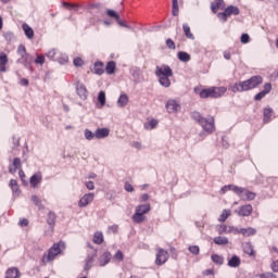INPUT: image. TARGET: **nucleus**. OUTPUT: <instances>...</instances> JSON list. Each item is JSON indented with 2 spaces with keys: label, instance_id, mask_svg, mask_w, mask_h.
<instances>
[{
  "label": "nucleus",
  "instance_id": "1",
  "mask_svg": "<svg viewBox=\"0 0 278 278\" xmlns=\"http://www.w3.org/2000/svg\"><path fill=\"white\" fill-rule=\"evenodd\" d=\"M264 84V78L262 76H252L250 79L235 83L228 87V90L233 92H249V90H253L257 88V86H262Z\"/></svg>",
  "mask_w": 278,
  "mask_h": 278
},
{
  "label": "nucleus",
  "instance_id": "2",
  "mask_svg": "<svg viewBox=\"0 0 278 278\" xmlns=\"http://www.w3.org/2000/svg\"><path fill=\"white\" fill-rule=\"evenodd\" d=\"M192 121H194L198 125L202 127L206 134H214L216 131V126L214 125V118L204 117L199 111H192L190 113Z\"/></svg>",
  "mask_w": 278,
  "mask_h": 278
},
{
  "label": "nucleus",
  "instance_id": "3",
  "mask_svg": "<svg viewBox=\"0 0 278 278\" xmlns=\"http://www.w3.org/2000/svg\"><path fill=\"white\" fill-rule=\"evenodd\" d=\"M66 249V244L64 243V241H60L59 243H54L49 250H48V254H43L41 262L43 264H47V262H53V260H55V257H58V255H60V253H62V251Z\"/></svg>",
  "mask_w": 278,
  "mask_h": 278
},
{
  "label": "nucleus",
  "instance_id": "4",
  "mask_svg": "<svg viewBox=\"0 0 278 278\" xmlns=\"http://www.w3.org/2000/svg\"><path fill=\"white\" fill-rule=\"evenodd\" d=\"M227 92V87H211L200 91L201 99H220Z\"/></svg>",
  "mask_w": 278,
  "mask_h": 278
},
{
  "label": "nucleus",
  "instance_id": "5",
  "mask_svg": "<svg viewBox=\"0 0 278 278\" xmlns=\"http://www.w3.org/2000/svg\"><path fill=\"white\" fill-rule=\"evenodd\" d=\"M17 54L21 56L17 60V64H23V66H25V68H27L28 71H34V68L31 67V62H34V59L31 58V54L27 53L25 45L21 43L17 47Z\"/></svg>",
  "mask_w": 278,
  "mask_h": 278
},
{
  "label": "nucleus",
  "instance_id": "6",
  "mask_svg": "<svg viewBox=\"0 0 278 278\" xmlns=\"http://www.w3.org/2000/svg\"><path fill=\"white\" fill-rule=\"evenodd\" d=\"M151 212V204H140L136 206L135 214L132 215V220L137 225H140V223H144V219L147 218L144 214H149Z\"/></svg>",
  "mask_w": 278,
  "mask_h": 278
},
{
  "label": "nucleus",
  "instance_id": "7",
  "mask_svg": "<svg viewBox=\"0 0 278 278\" xmlns=\"http://www.w3.org/2000/svg\"><path fill=\"white\" fill-rule=\"evenodd\" d=\"M238 14H240V9L238 7L228 5L224 12L218 13L217 16L222 23H227L229 16H238Z\"/></svg>",
  "mask_w": 278,
  "mask_h": 278
},
{
  "label": "nucleus",
  "instance_id": "8",
  "mask_svg": "<svg viewBox=\"0 0 278 278\" xmlns=\"http://www.w3.org/2000/svg\"><path fill=\"white\" fill-rule=\"evenodd\" d=\"M237 197H239L241 201H254L256 194L255 192L250 191L244 187H239V191H237Z\"/></svg>",
  "mask_w": 278,
  "mask_h": 278
},
{
  "label": "nucleus",
  "instance_id": "9",
  "mask_svg": "<svg viewBox=\"0 0 278 278\" xmlns=\"http://www.w3.org/2000/svg\"><path fill=\"white\" fill-rule=\"evenodd\" d=\"M168 262V252L162 248L157 249L155 264L162 266Z\"/></svg>",
  "mask_w": 278,
  "mask_h": 278
},
{
  "label": "nucleus",
  "instance_id": "10",
  "mask_svg": "<svg viewBox=\"0 0 278 278\" xmlns=\"http://www.w3.org/2000/svg\"><path fill=\"white\" fill-rule=\"evenodd\" d=\"M156 77H173V70L168 65L156 66Z\"/></svg>",
  "mask_w": 278,
  "mask_h": 278
},
{
  "label": "nucleus",
  "instance_id": "11",
  "mask_svg": "<svg viewBox=\"0 0 278 278\" xmlns=\"http://www.w3.org/2000/svg\"><path fill=\"white\" fill-rule=\"evenodd\" d=\"M92 201H94V193H92V192L86 193L78 201V207H88V205H90V203H92Z\"/></svg>",
  "mask_w": 278,
  "mask_h": 278
},
{
  "label": "nucleus",
  "instance_id": "12",
  "mask_svg": "<svg viewBox=\"0 0 278 278\" xmlns=\"http://www.w3.org/2000/svg\"><path fill=\"white\" fill-rule=\"evenodd\" d=\"M76 92L83 101H86L88 99V89H86V85L84 83H77L76 84Z\"/></svg>",
  "mask_w": 278,
  "mask_h": 278
},
{
  "label": "nucleus",
  "instance_id": "13",
  "mask_svg": "<svg viewBox=\"0 0 278 278\" xmlns=\"http://www.w3.org/2000/svg\"><path fill=\"white\" fill-rule=\"evenodd\" d=\"M236 214H238V216H251V214H253V205H242L238 210H236Z\"/></svg>",
  "mask_w": 278,
  "mask_h": 278
},
{
  "label": "nucleus",
  "instance_id": "14",
  "mask_svg": "<svg viewBox=\"0 0 278 278\" xmlns=\"http://www.w3.org/2000/svg\"><path fill=\"white\" fill-rule=\"evenodd\" d=\"M273 90V85L270 83H267L264 85V90L258 92L256 96H254V101H262L266 94H268Z\"/></svg>",
  "mask_w": 278,
  "mask_h": 278
},
{
  "label": "nucleus",
  "instance_id": "15",
  "mask_svg": "<svg viewBox=\"0 0 278 278\" xmlns=\"http://www.w3.org/2000/svg\"><path fill=\"white\" fill-rule=\"evenodd\" d=\"M87 11L89 12V14L94 16V18H99V13L101 12V4L100 3L89 4L87 7Z\"/></svg>",
  "mask_w": 278,
  "mask_h": 278
},
{
  "label": "nucleus",
  "instance_id": "16",
  "mask_svg": "<svg viewBox=\"0 0 278 278\" xmlns=\"http://www.w3.org/2000/svg\"><path fill=\"white\" fill-rule=\"evenodd\" d=\"M165 108L169 114H175V112H179V103L175 100H168L165 104Z\"/></svg>",
  "mask_w": 278,
  "mask_h": 278
},
{
  "label": "nucleus",
  "instance_id": "17",
  "mask_svg": "<svg viewBox=\"0 0 278 278\" xmlns=\"http://www.w3.org/2000/svg\"><path fill=\"white\" fill-rule=\"evenodd\" d=\"M236 233H242V236H245V238H249L251 236H255V233H257V230L252 227L241 228V229L236 228Z\"/></svg>",
  "mask_w": 278,
  "mask_h": 278
},
{
  "label": "nucleus",
  "instance_id": "18",
  "mask_svg": "<svg viewBox=\"0 0 278 278\" xmlns=\"http://www.w3.org/2000/svg\"><path fill=\"white\" fill-rule=\"evenodd\" d=\"M217 233H219V236H223V233H236V227L219 225L217 226Z\"/></svg>",
  "mask_w": 278,
  "mask_h": 278
},
{
  "label": "nucleus",
  "instance_id": "19",
  "mask_svg": "<svg viewBox=\"0 0 278 278\" xmlns=\"http://www.w3.org/2000/svg\"><path fill=\"white\" fill-rule=\"evenodd\" d=\"M94 257H97V250H93L92 254H88L85 261V270H90L92 264H94Z\"/></svg>",
  "mask_w": 278,
  "mask_h": 278
},
{
  "label": "nucleus",
  "instance_id": "20",
  "mask_svg": "<svg viewBox=\"0 0 278 278\" xmlns=\"http://www.w3.org/2000/svg\"><path fill=\"white\" fill-rule=\"evenodd\" d=\"M211 10L213 14H216L218 10H225V0H215V2H212Z\"/></svg>",
  "mask_w": 278,
  "mask_h": 278
},
{
  "label": "nucleus",
  "instance_id": "21",
  "mask_svg": "<svg viewBox=\"0 0 278 278\" xmlns=\"http://www.w3.org/2000/svg\"><path fill=\"white\" fill-rule=\"evenodd\" d=\"M112 261V253L110 252H104L100 257H99V264L100 266H108L110 262Z\"/></svg>",
  "mask_w": 278,
  "mask_h": 278
},
{
  "label": "nucleus",
  "instance_id": "22",
  "mask_svg": "<svg viewBox=\"0 0 278 278\" xmlns=\"http://www.w3.org/2000/svg\"><path fill=\"white\" fill-rule=\"evenodd\" d=\"M39 184H42V174H40V173L34 174L30 177V186H31V188H38Z\"/></svg>",
  "mask_w": 278,
  "mask_h": 278
},
{
  "label": "nucleus",
  "instance_id": "23",
  "mask_svg": "<svg viewBox=\"0 0 278 278\" xmlns=\"http://www.w3.org/2000/svg\"><path fill=\"white\" fill-rule=\"evenodd\" d=\"M243 253L249 255L250 257H255V250L253 249V244L251 242H245L242 244Z\"/></svg>",
  "mask_w": 278,
  "mask_h": 278
},
{
  "label": "nucleus",
  "instance_id": "24",
  "mask_svg": "<svg viewBox=\"0 0 278 278\" xmlns=\"http://www.w3.org/2000/svg\"><path fill=\"white\" fill-rule=\"evenodd\" d=\"M239 190H240V187H238L236 185H225L224 187H222L220 192H222V194H226L227 192L231 191V192L238 194Z\"/></svg>",
  "mask_w": 278,
  "mask_h": 278
},
{
  "label": "nucleus",
  "instance_id": "25",
  "mask_svg": "<svg viewBox=\"0 0 278 278\" xmlns=\"http://www.w3.org/2000/svg\"><path fill=\"white\" fill-rule=\"evenodd\" d=\"M5 278H21V271L16 267H11L7 269Z\"/></svg>",
  "mask_w": 278,
  "mask_h": 278
},
{
  "label": "nucleus",
  "instance_id": "26",
  "mask_svg": "<svg viewBox=\"0 0 278 278\" xmlns=\"http://www.w3.org/2000/svg\"><path fill=\"white\" fill-rule=\"evenodd\" d=\"M110 136V129L109 128H98L96 130V138L98 140H102V138H108Z\"/></svg>",
  "mask_w": 278,
  "mask_h": 278
},
{
  "label": "nucleus",
  "instance_id": "27",
  "mask_svg": "<svg viewBox=\"0 0 278 278\" xmlns=\"http://www.w3.org/2000/svg\"><path fill=\"white\" fill-rule=\"evenodd\" d=\"M93 73L94 75H103L105 73V68L103 62L97 61L93 65Z\"/></svg>",
  "mask_w": 278,
  "mask_h": 278
},
{
  "label": "nucleus",
  "instance_id": "28",
  "mask_svg": "<svg viewBox=\"0 0 278 278\" xmlns=\"http://www.w3.org/2000/svg\"><path fill=\"white\" fill-rule=\"evenodd\" d=\"M58 219V216L55 215V213H53L52 211H50L48 213V216H47V223L49 225V227L51 229H53L55 227V220Z\"/></svg>",
  "mask_w": 278,
  "mask_h": 278
},
{
  "label": "nucleus",
  "instance_id": "29",
  "mask_svg": "<svg viewBox=\"0 0 278 278\" xmlns=\"http://www.w3.org/2000/svg\"><path fill=\"white\" fill-rule=\"evenodd\" d=\"M22 29L26 36V38H28V40H31V38H34V28H31L28 24H23L22 25Z\"/></svg>",
  "mask_w": 278,
  "mask_h": 278
},
{
  "label": "nucleus",
  "instance_id": "30",
  "mask_svg": "<svg viewBox=\"0 0 278 278\" xmlns=\"http://www.w3.org/2000/svg\"><path fill=\"white\" fill-rule=\"evenodd\" d=\"M129 103V97L126 93H122L117 100L118 108H125Z\"/></svg>",
  "mask_w": 278,
  "mask_h": 278
},
{
  "label": "nucleus",
  "instance_id": "31",
  "mask_svg": "<svg viewBox=\"0 0 278 278\" xmlns=\"http://www.w3.org/2000/svg\"><path fill=\"white\" fill-rule=\"evenodd\" d=\"M263 123H270L271 118H273V109L271 108H266L263 111Z\"/></svg>",
  "mask_w": 278,
  "mask_h": 278
},
{
  "label": "nucleus",
  "instance_id": "32",
  "mask_svg": "<svg viewBox=\"0 0 278 278\" xmlns=\"http://www.w3.org/2000/svg\"><path fill=\"white\" fill-rule=\"evenodd\" d=\"M211 260L216 266H223L225 264V257L223 255L212 254Z\"/></svg>",
  "mask_w": 278,
  "mask_h": 278
},
{
  "label": "nucleus",
  "instance_id": "33",
  "mask_svg": "<svg viewBox=\"0 0 278 278\" xmlns=\"http://www.w3.org/2000/svg\"><path fill=\"white\" fill-rule=\"evenodd\" d=\"M240 264H241V261L238 255H233L230 260H228L229 268H238Z\"/></svg>",
  "mask_w": 278,
  "mask_h": 278
},
{
  "label": "nucleus",
  "instance_id": "34",
  "mask_svg": "<svg viewBox=\"0 0 278 278\" xmlns=\"http://www.w3.org/2000/svg\"><path fill=\"white\" fill-rule=\"evenodd\" d=\"M105 72L108 75H114L116 73V62L114 61L108 62Z\"/></svg>",
  "mask_w": 278,
  "mask_h": 278
},
{
  "label": "nucleus",
  "instance_id": "35",
  "mask_svg": "<svg viewBox=\"0 0 278 278\" xmlns=\"http://www.w3.org/2000/svg\"><path fill=\"white\" fill-rule=\"evenodd\" d=\"M172 76H159V84L163 86V88H170V78Z\"/></svg>",
  "mask_w": 278,
  "mask_h": 278
},
{
  "label": "nucleus",
  "instance_id": "36",
  "mask_svg": "<svg viewBox=\"0 0 278 278\" xmlns=\"http://www.w3.org/2000/svg\"><path fill=\"white\" fill-rule=\"evenodd\" d=\"M182 30L186 38H189V40H194V35L190 30V26L188 24H182Z\"/></svg>",
  "mask_w": 278,
  "mask_h": 278
},
{
  "label": "nucleus",
  "instance_id": "37",
  "mask_svg": "<svg viewBox=\"0 0 278 278\" xmlns=\"http://www.w3.org/2000/svg\"><path fill=\"white\" fill-rule=\"evenodd\" d=\"M172 14H173V16H179V2H178V0H172Z\"/></svg>",
  "mask_w": 278,
  "mask_h": 278
},
{
  "label": "nucleus",
  "instance_id": "38",
  "mask_svg": "<svg viewBox=\"0 0 278 278\" xmlns=\"http://www.w3.org/2000/svg\"><path fill=\"white\" fill-rule=\"evenodd\" d=\"M131 76L134 77L135 81H140V79H142V72L140 71V68L135 67L131 71Z\"/></svg>",
  "mask_w": 278,
  "mask_h": 278
},
{
  "label": "nucleus",
  "instance_id": "39",
  "mask_svg": "<svg viewBox=\"0 0 278 278\" xmlns=\"http://www.w3.org/2000/svg\"><path fill=\"white\" fill-rule=\"evenodd\" d=\"M177 58L180 62H190V54L188 52L180 51Z\"/></svg>",
  "mask_w": 278,
  "mask_h": 278
},
{
  "label": "nucleus",
  "instance_id": "40",
  "mask_svg": "<svg viewBox=\"0 0 278 278\" xmlns=\"http://www.w3.org/2000/svg\"><path fill=\"white\" fill-rule=\"evenodd\" d=\"M10 188L13 194H20L21 191L18 190V182L16 181V179L10 180Z\"/></svg>",
  "mask_w": 278,
  "mask_h": 278
},
{
  "label": "nucleus",
  "instance_id": "41",
  "mask_svg": "<svg viewBox=\"0 0 278 278\" xmlns=\"http://www.w3.org/2000/svg\"><path fill=\"white\" fill-rule=\"evenodd\" d=\"M213 241L218 245L229 244V239H227V237H215Z\"/></svg>",
  "mask_w": 278,
  "mask_h": 278
},
{
  "label": "nucleus",
  "instance_id": "42",
  "mask_svg": "<svg viewBox=\"0 0 278 278\" xmlns=\"http://www.w3.org/2000/svg\"><path fill=\"white\" fill-rule=\"evenodd\" d=\"M93 242L94 244H103V232L97 231L93 235Z\"/></svg>",
  "mask_w": 278,
  "mask_h": 278
},
{
  "label": "nucleus",
  "instance_id": "43",
  "mask_svg": "<svg viewBox=\"0 0 278 278\" xmlns=\"http://www.w3.org/2000/svg\"><path fill=\"white\" fill-rule=\"evenodd\" d=\"M31 201L33 203L39 207V210H45V205L42 204V201L40 199H38V195H31Z\"/></svg>",
  "mask_w": 278,
  "mask_h": 278
},
{
  "label": "nucleus",
  "instance_id": "44",
  "mask_svg": "<svg viewBox=\"0 0 278 278\" xmlns=\"http://www.w3.org/2000/svg\"><path fill=\"white\" fill-rule=\"evenodd\" d=\"M98 101L100 103V108H103V105H105V91H100L98 93Z\"/></svg>",
  "mask_w": 278,
  "mask_h": 278
},
{
  "label": "nucleus",
  "instance_id": "45",
  "mask_svg": "<svg viewBox=\"0 0 278 278\" xmlns=\"http://www.w3.org/2000/svg\"><path fill=\"white\" fill-rule=\"evenodd\" d=\"M13 167L16 169V170H23V165L21 164V157H15L13 160Z\"/></svg>",
  "mask_w": 278,
  "mask_h": 278
},
{
  "label": "nucleus",
  "instance_id": "46",
  "mask_svg": "<svg viewBox=\"0 0 278 278\" xmlns=\"http://www.w3.org/2000/svg\"><path fill=\"white\" fill-rule=\"evenodd\" d=\"M20 147H21V139L13 136V142L11 146L12 151H14L15 149H18Z\"/></svg>",
  "mask_w": 278,
  "mask_h": 278
},
{
  "label": "nucleus",
  "instance_id": "47",
  "mask_svg": "<svg viewBox=\"0 0 278 278\" xmlns=\"http://www.w3.org/2000/svg\"><path fill=\"white\" fill-rule=\"evenodd\" d=\"M146 129H155L157 127V121L151 119L148 124H144Z\"/></svg>",
  "mask_w": 278,
  "mask_h": 278
},
{
  "label": "nucleus",
  "instance_id": "48",
  "mask_svg": "<svg viewBox=\"0 0 278 278\" xmlns=\"http://www.w3.org/2000/svg\"><path fill=\"white\" fill-rule=\"evenodd\" d=\"M86 140H93L96 138V132H92L90 129H85Z\"/></svg>",
  "mask_w": 278,
  "mask_h": 278
},
{
  "label": "nucleus",
  "instance_id": "49",
  "mask_svg": "<svg viewBox=\"0 0 278 278\" xmlns=\"http://www.w3.org/2000/svg\"><path fill=\"white\" fill-rule=\"evenodd\" d=\"M106 14H108V16H110V18H115V21H117L121 16V15H118V13H116V11H114L112 9L106 10Z\"/></svg>",
  "mask_w": 278,
  "mask_h": 278
},
{
  "label": "nucleus",
  "instance_id": "50",
  "mask_svg": "<svg viewBox=\"0 0 278 278\" xmlns=\"http://www.w3.org/2000/svg\"><path fill=\"white\" fill-rule=\"evenodd\" d=\"M229 214H230L229 211L224 210L222 215L218 218L219 223H225V220H227V218H229Z\"/></svg>",
  "mask_w": 278,
  "mask_h": 278
},
{
  "label": "nucleus",
  "instance_id": "51",
  "mask_svg": "<svg viewBox=\"0 0 278 278\" xmlns=\"http://www.w3.org/2000/svg\"><path fill=\"white\" fill-rule=\"evenodd\" d=\"M113 260H117V262H123L125 260V255L123 254V251L118 250L113 256Z\"/></svg>",
  "mask_w": 278,
  "mask_h": 278
},
{
  "label": "nucleus",
  "instance_id": "52",
  "mask_svg": "<svg viewBox=\"0 0 278 278\" xmlns=\"http://www.w3.org/2000/svg\"><path fill=\"white\" fill-rule=\"evenodd\" d=\"M3 37L7 40V42H12L14 40V33L7 31L3 34Z\"/></svg>",
  "mask_w": 278,
  "mask_h": 278
},
{
  "label": "nucleus",
  "instance_id": "53",
  "mask_svg": "<svg viewBox=\"0 0 278 278\" xmlns=\"http://www.w3.org/2000/svg\"><path fill=\"white\" fill-rule=\"evenodd\" d=\"M189 251L190 253H192V255H199L201 249L199 248V245H190Z\"/></svg>",
  "mask_w": 278,
  "mask_h": 278
},
{
  "label": "nucleus",
  "instance_id": "54",
  "mask_svg": "<svg viewBox=\"0 0 278 278\" xmlns=\"http://www.w3.org/2000/svg\"><path fill=\"white\" fill-rule=\"evenodd\" d=\"M116 23L119 25V27H125L126 29H131V26L127 25V22L121 20V17H117Z\"/></svg>",
  "mask_w": 278,
  "mask_h": 278
},
{
  "label": "nucleus",
  "instance_id": "55",
  "mask_svg": "<svg viewBox=\"0 0 278 278\" xmlns=\"http://www.w3.org/2000/svg\"><path fill=\"white\" fill-rule=\"evenodd\" d=\"M240 40H241L242 45H249L251 37L249 36V34H242Z\"/></svg>",
  "mask_w": 278,
  "mask_h": 278
},
{
  "label": "nucleus",
  "instance_id": "56",
  "mask_svg": "<svg viewBox=\"0 0 278 278\" xmlns=\"http://www.w3.org/2000/svg\"><path fill=\"white\" fill-rule=\"evenodd\" d=\"M56 53H58V50L52 49L47 52L46 56L48 58V60H53V58H55Z\"/></svg>",
  "mask_w": 278,
  "mask_h": 278
},
{
  "label": "nucleus",
  "instance_id": "57",
  "mask_svg": "<svg viewBox=\"0 0 278 278\" xmlns=\"http://www.w3.org/2000/svg\"><path fill=\"white\" fill-rule=\"evenodd\" d=\"M35 64H39L40 66H42V64H45V55H37V58L35 59Z\"/></svg>",
  "mask_w": 278,
  "mask_h": 278
},
{
  "label": "nucleus",
  "instance_id": "58",
  "mask_svg": "<svg viewBox=\"0 0 278 278\" xmlns=\"http://www.w3.org/2000/svg\"><path fill=\"white\" fill-rule=\"evenodd\" d=\"M166 47L168 48V49H172V50H175L176 49V47H175V41H173V39H167L166 40Z\"/></svg>",
  "mask_w": 278,
  "mask_h": 278
},
{
  "label": "nucleus",
  "instance_id": "59",
  "mask_svg": "<svg viewBox=\"0 0 278 278\" xmlns=\"http://www.w3.org/2000/svg\"><path fill=\"white\" fill-rule=\"evenodd\" d=\"M74 66H84V60H81V58H76L73 61Z\"/></svg>",
  "mask_w": 278,
  "mask_h": 278
},
{
  "label": "nucleus",
  "instance_id": "60",
  "mask_svg": "<svg viewBox=\"0 0 278 278\" xmlns=\"http://www.w3.org/2000/svg\"><path fill=\"white\" fill-rule=\"evenodd\" d=\"M124 190H126V192H134V186L129 182H125Z\"/></svg>",
  "mask_w": 278,
  "mask_h": 278
},
{
  "label": "nucleus",
  "instance_id": "61",
  "mask_svg": "<svg viewBox=\"0 0 278 278\" xmlns=\"http://www.w3.org/2000/svg\"><path fill=\"white\" fill-rule=\"evenodd\" d=\"M0 64H8V54L5 53L0 54Z\"/></svg>",
  "mask_w": 278,
  "mask_h": 278
},
{
  "label": "nucleus",
  "instance_id": "62",
  "mask_svg": "<svg viewBox=\"0 0 278 278\" xmlns=\"http://www.w3.org/2000/svg\"><path fill=\"white\" fill-rule=\"evenodd\" d=\"M271 270L278 273V260L271 263Z\"/></svg>",
  "mask_w": 278,
  "mask_h": 278
},
{
  "label": "nucleus",
  "instance_id": "63",
  "mask_svg": "<svg viewBox=\"0 0 278 278\" xmlns=\"http://www.w3.org/2000/svg\"><path fill=\"white\" fill-rule=\"evenodd\" d=\"M86 188H87V190H94V182L87 181L86 182Z\"/></svg>",
  "mask_w": 278,
  "mask_h": 278
},
{
  "label": "nucleus",
  "instance_id": "64",
  "mask_svg": "<svg viewBox=\"0 0 278 278\" xmlns=\"http://www.w3.org/2000/svg\"><path fill=\"white\" fill-rule=\"evenodd\" d=\"M261 278H275V275L273 273H266V274H262Z\"/></svg>",
  "mask_w": 278,
  "mask_h": 278
}]
</instances>
